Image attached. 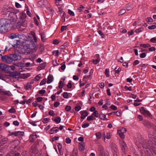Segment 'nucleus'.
I'll return each mask as SVG.
<instances>
[{
    "label": "nucleus",
    "instance_id": "8",
    "mask_svg": "<svg viewBox=\"0 0 156 156\" xmlns=\"http://www.w3.org/2000/svg\"><path fill=\"white\" fill-rule=\"evenodd\" d=\"M148 137L151 141L156 146V134L151 133L149 134Z\"/></svg>",
    "mask_w": 156,
    "mask_h": 156
},
{
    "label": "nucleus",
    "instance_id": "59",
    "mask_svg": "<svg viewBox=\"0 0 156 156\" xmlns=\"http://www.w3.org/2000/svg\"><path fill=\"white\" fill-rule=\"evenodd\" d=\"M66 66L64 63H62V66L61 67V69L62 70H63L66 68Z\"/></svg>",
    "mask_w": 156,
    "mask_h": 156
},
{
    "label": "nucleus",
    "instance_id": "9",
    "mask_svg": "<svg viewBox=\"0 0 156 156\" xmlns=\"http://www.w3.org/2000/svg\"><path fill=\"white\" fill-rule=\"evenodd\" d=\"M126 133V129L125 128H122L121 129L118 130L117 133L119 135L120 137L124 139L125 138L124 134Z\"/></svg>",
    "mask_w": 156,
    "mask_h": 156
},
{
    "label": "nucleus",
    "instance_id": "27",
    "mask_svg": "<svg viewBox=\"0 0 156 156\" xmlns=\"http://www.w3.org/2000/svg\"><path fill=\"white\" fill-rule=\"evenodd\" d=\"M114 70H115V73L119 74L121 70V68L120 67H119L117 69V67H116L114 69Z\"/></svg>",
    "mask_w": 156,
    "mask_h": 156
},
{
    "label": "nucleus",
    "instance_id": "54",
    "mask_svg": "<svg viewBox=\"0 0 156 156\" xmlns=\"http://www.w3.org/2000/svg\"><path fill=\"white\" fill-rule=\"evenodd\" d=\"M68 12L70 15L72 16H74L75 15L74 12L70 9H68Z\"/></svg>",
    "mask_w": 156,
    "mask_h": 156
},
{
    "label": "nucleus",
    "instance_id": "22",
    "mask_svg": "<svg viewBox=\"0 0 156 156\" xmlns=\"http://www.w3.org/2000/svg\"><path fill=\"white\" fill-rule=\"evenodd\" d=\"M36 148L35 145H33L31 146V148L30 150V152L32 154H34L36 151Z\"/></svg>",
    "mask_w": 156,
    "mask_h": 156
},
{
    "label": "nucleus",
    "instance_id": "7",
    "mask_svg": "<svg viewBox=\"0 0 156 156\" xmlns=\"http://www.w3.org/2000/svg\"><path fill=\"white\" fill-rule=\"evenodd\" d=\"M97 153L98 156H105L106 154L105 153L103 146L99 145L98 147Z\"/></svg>",
    "mask_w": 156,
    "mask_h": 156
},
{
    "label": "nucleus",
    "instance_id": "12",
    "mask_svg": "<svg viewBox=\"0 0 156 156\" xmlns=\"http://www.w3.org/2000/svg\"><path fill=\"white\" fill-rule=\"evenodd\" d=\"M37 138V135L35 133H34L30 135L29 138V141L30 142H33L35 139Z\"/></svg>",
    "mask_w": 156,
    "mask_h": 156
},
{
    "label": "nucleus",
    "instance_id": "47",
    "mask_svg": "<svg viewBox=\"0 0 156 156\" xmlns=\"http://www.w3.org/2000/svg\"><path fill=\"white\" fill-rule=\"evenodd\" d=\"M26 16V15L25 13H22L20 16V17L21 19H23L25 18Z\"/></svg>",
    "mask_w": 156,
    "mask_h": 156
},
{
    "label": "nucleus",
    "instance_id": "45",
    "mask_svg": "<svg viewBox=\"0 0 156 156\" xmlns=\"http://www.w3.org/2000/svg\"><path fill=\"white\" fill-rule=\"evenodd\" d=\"M68 94L67 92H65L63 94V97L65 98H68Z\"/></svg>",
    "mask_w": 156,
    "mask_h": 156
},
{
    "label": "nucleus",
    "instance_id": "33",
    "mask_svg": "<svg viewBox=\"0 0 156 156\" xmlns=\"http://www.w3.org/2000/svg\"><path fill=\"white\" fill-rule=\"evenodd\" d=\"M31 87V85L30 83H27L26 85L25 86V89L26 90H28Z\"/></svg>",
    "mask_w": 156,
    "mask_h": 156
},
{
    "label": "nucleus",
    "instance_id": "30",
    "mask_svg": "<svg viewBox=\"0 0 156 156\" xmlns=\"http://www.w3.org/2000/svg\"><path fill=\"white\" fill-rule=\"evenodd\" d=\"M91 115L93 116L94 117H95L97 118L98 117V113L97 111H95Z\"/></svg>",
    "mask_w": 156,
    "mask_h": 156
},
{
    "label": "nucleus",
    "instance_id": "35",
    "mask_svg": "<svg viewBox=\"0 0 156 156\" xmlns=\"http://www.w3.org/2000/svg\"><path fill=\"white\" fill-rule=\"evenodd\" d=\"M41 74H39L36 76L35 78V81H38L41 78Z\"/></svg>",
    "mask_w": 156,
    "mask_h": 156
},
{
    "label": "nucleus",
    "instance_id": "14",
    "mask_svg": "<svg viewBox=\"0 0 156 156\" xmlns=\"http://www.w3.org/2000/svg\"><path fill=\"white\" fill-rule=\"evenodd\" d=\"M18 51L20 54L27 55L30 53L28 49H18Z\"/></svg>",
    "mask_w": 156,
    "mask_h": 156
},
{
    "label": "nucleus",
    "instance_id": "51",
    "mask_svg": "<svg viewBox=\"0 0 156 156\" xmlns=\"http://www.w3.org/2000/svg\"><path fill=\"white\" fill-rule=\"evenodd\" d=\"M48 114L49 115L52 116H54L55 115L54 112L53 110H50Z\"/></svg>",
    "mask_w": 156,
    "mask_h": 156
},
{
    "label": "nucleus",
    "instance_id": "31",
    "mask_svg": "<svg viewBox=\"0 0 156 156\" xmlns=\"http://www.w3.org/2000/svg\"><path fill=\"white\" fill-rule=\"evenodd\" d=\"M46 79L44 78L43 79L40 83V86H42L44 84H45L46 82Z\"/></svg>",
    "mask_w": 156,
    "mask_h": 156
},
{
    "label": "nucleus",
    "instance_id": "60",
    "mask_svg": "<svg viewBox=\"0 0 156 156\" xmlns=\"http://www.w3.org/2000/svg\"><path fill=\"white\" fill-rule=\"evenodd\" d=\"M53 54L55 56H58V54L59 51L58 50H56L54 51L53 52Z\"/></svg>",
    "mask_w": 156,
    "mask_h": 156
},
{
    "label": "nucleus",
    "instance_id": "48",
    "mask_svg": "<svg viewBox=\"0 0 156 156\" xmlns=\"http://www.w3.org/2000/svg\"><path fill=\"white\" fill-rule=\"evenodd\" d=\"M126 12V10L125 9H122L119 12V15H122L125 13Z\"/></svg>",
    "mask_w": 156,
    "mask_h": 156
},
{
    "label": "nucleus",
    "instance_id": "57",
    "mask_svg": "<svg viewBox=\"0 0 156 156\" xmlns=\"http://www.w3.org/2000/svg\"><path fill=\"white\" fill-rule=\"evenodd\" d=\"M110 108L113 110H116L117 109V107L113 105H111L110 106Z\"/></svg>",
    "mask_w": 156,
    "mask_h": 156
},
{
    "label": "nucleus",
    "instance_id": "23",
    "mask_svg": "<svg viewBox=\"0 0 156 156\" xmlns=\"http://www.w3.org/2000/svg\"><path fill=\"white\" fill-rule=\"evenodd\" d=\"M11 58L12 60L13 61H16L18 59V57L17 55L16 54H12L10 55Z\"/></svg>",
    "mask_w": 156,
    "mask_h": 156
},
{
    "label": "nucleus",
    "instance_id": "19",
    "mask_svg": "<svg viewBox=\"0 0 156 156\" xmlns=\"http://www.w3.org/2000/svg\"><path fill=\"white\" fill-rule=\"evenodd\" d=\"M19 34L17 33H13L10 35L9 36V37L11 39H13L17 37H19Z\"/></svg>",
    "mask_w": 156,
    "mask_h": 156
},
{
    "label": "nucleus",
    "instance_id": "55",
    "mask_svg": "<svg viewBox=\"0 0 156 156\" xmlns=\"http://www.w3.org/2000/svg\"><path fill=\"white\" fill-rule=\"evenodd\" d=\"M15 6L17 8H19L21 7V5L18 3L16 2L15 3Z\"/></svg>",
    "mask_w": 156,
    "mask_h": 156
},
{
    "label": "nucleus",
    "instance_id": "29",
    "mask_svg": "<svg viewBox=\"0 0 156 156\" xmlns=\"http://www.w3.org/2000/svg\"><path fill=\"white\" fill-rule=\"evenodd\" d=\"M79 147L80 150V151H83L84 149L85 146L83 144H82L81 143V144L79 145Z\"/></svg>",
    "mask_w": 156,
    "mask_h": 156
},
{
    "label": "nucleus",
    "instance_id": "32",
    "mask_svg": "<svg viewBox=\"0 0 156 156\" xmlns=\"http://www.w3.org/2000/svg\"><path fill=\"white\" fill-rule=\"evenodd\" d=\"M9 136H17V135H16V131L14 132H9V134H8Z\"/></svg>",
    "mask_w": 156,
    "mask_h": 156
},
{
    "label": "nucleus",
    "instance_id": "25",
    "mask_svg": "<svg viewBox=\"0 0 156 156\" xmlns=\"http://www.w3.org/2000/svg\"><path fill=\"white\" fill-rule=\"evenodd\" d=\"M95 136L97 139H99L101 137L102 134L101 132H98L96 133Z\"/></svg>",
    "mask_w": 156,
    "mask_h": 156
},
{
    "label": "nucleus",
    "instance_id": "34",
    "mask_svg": "<svg viewBox=\"0 0 156 156\" xmlns=\"http://www.w3.org/2000/svg\"><path fill=\"white\" fill-rule=\"evenodd\" d=\"M105 73L106 77H108L109 76V70L108 69H105Z\"/></svg>",
    "mask_w": 156,
    "mask_h": 156
},
{
    "label": "nucleus",
    "instance_id": "46",
    "mask_svg": "<svg viewBox=\"0 0 156 156\" xmlns=\"http://www.w3.org/2000/svg\"><path fill=\"white\" fill-rule=\"evenodd\" d=\"M84 8V7L82 5H80V7H78L77 9V10L79 12H80L82 11V9Z\"/></svg>",
    "mask_w": 156,
    "mask_h": 156
},
{
    "label": "nucleus",
    "instance_id": "20",
    "mask_svg": "<svg viewBox=\"0 0 156 156\" xmlns=\"http://www.w3.org/2000/svg\"><path fill=\"white\" fill-rule=\"evenodd\" d=\"M46 66V64L45 63H42L38 67V70H40L43 69Z\"/></svg>",
    "mask_w": 156,
    "mask_h": 156
},
{
    "label": "nucleus",
    "instance_id": "4",
    "mask_svg": "<svg viewBox=\"0 0 156 156\" xmlns=\"http://www.w3.org/2000/svg\"><path fill=\"white\" fill-rule=\"evenodd\" d=\"M149 141L147 140H145L142 144V147L144 149L146 150L144 151L146 153L149 152L150 149H151V145L149 143Z\"/></svg>",
    "mask_w": 156,
    "mask_h": 156
},
{
    "label": "nucleus",
    "instance_id": "28",
    "mask_svg": "<svg viewBox=\"0 0 156 156\" xmlns=\"http://www.w3.org/2000/svg\"><path fill=\"white\" fill-rule=\"evenodd\" d=\"M95 119H96L94 118L93 116L92 115L90 116H88L87 118V120L88 121H92Z\"/></svg>",
    "mask_w": 156,
    "mask_h": 156
},
{
    "label": "nucleus",
    "instance_id": "16",
    "mask_svg": "<svg viewBox=\"0 0 156 156\" xmlns=\"http://www.w3.org/2000/svg\"><path fill=\"white\" fill-rule=\"evenodd\" d=\"M54 78L53 76L51 74H49L48 77V80L47 81V83L48 84L50 83L53 81Z\"/></svg>",
    "mask_w": 156,
    "mask_h": 156
},
{
    "label": "nucleus",
    "instance_id": "62",
    "mask_svg": "<svg viewBox=\"0 0 156 156\" xmlns=\"http://www.w3.org/2000/svg\"><path fill=\"white\" fill-rule=\"evenodd\" d=\"M66 142L67 144H69L71 142V140L69 138H67L66 139Z\"/></svg>",
    "mask_w": 156,
    "mask_h": 156
},
{
    "label": "nucleus",
    "instance_id": "64",
    "mask_svg": "<svg viewBox=\"0 0 156 156\" xmlns=\"http://www.w3.org/2000/svg\"><path fill=\"white\" fill-rule=\"evenodd\" d=\"M59 42V40L57 39H55L53 41V44H58Z\"/></svg>",
    "mask_w": 156,
    "mask_h": 156
},
{
    "label": "nucleus",
    "instance_id": "24",
    "mask_svg": "<svg viewBox=\"0 0 156 156\" xmlns=\"http://www.w3.org/2000/svg\"><path fill=\"white\" fill-rule=\"evenodd\" d=\"M8 139L6 138L5 137L2 139L0 141V143L2 144H5L8 141Z\"/></svg>",
    "mask_w": 156,
    "mask_h": 156
},
{
    "label": "nucleus",
    "instance_id": "37",
    "mask_svg": "<svg viewBox=\"0 0 156 156\" xmlns=\"http://www.w3.org/2000/svg\"><path fill=\"white\" fill-rule=\"evenodd\" d=\"M133 8V6L132 5H128L126 7V9L128 10H132Z\"/></svg>",
    "mask_w": 156,
    "mask_h": 156
},
{
    "label": "nucleus",
    "instance_id": "15",
    "mask_svg": "<svg viewBox=\"0 0 156 156\" xmlns=\"http://www.w3.org/2000/svg\"><path fill=\"white\" fill-rule=\"evenodd\" d=\"M58 131V127H56L53 128L49 131L50 133L53 134L57 133Z\"/></svg>",
    "mask_w": 156,
    "mask_h": 156
},
{
    "label": "nucleus",
    "instance_id": "3",
    "mask_svg": "<svg viewBox=\"0 0 156 156\" xmlns=\"http://www.w3.org/2000/svg\"><path fill=\"white\" fill-rule=\"evenodd\" d=\"M7 11L10 12L8 16V20L12 21H15L16 18V14L18 12V10L15 8H9L7 9Z\"/></svg>",
    "mask_w": 156,
    "mask_h": 156
},
{
    "label": "nucleus",
    "instance_id": "63",
    "mask_svg": "<svg viewBox=\"0 0 156 156\" xmlns=\"http://www.w3.org/2000/svg\"><path fill=\"white\" fill-rule=\"evenodd\" d=\"M140 57L141 58H144L146 56V53L144 52H142V53L140 54Z\"/></svg>",
    "mask_w": 156,
    "mask_h": 156
},
{
    "label": "nucleus",
    "instance_id": "1",
    "mask_svg": "<svg viewBox=\"0 0 156 156\" xmlns=\"http://www.w3.org/2000/svg\"><path fill=\"white\" fill-rule=\"evenodd\" d=\"M28 39L26 41L24 44V47L26 46L27 49H32V48H37V41L35 33L33 31H31L28 35Z\"/></svg>",
    "mask_w": 156,
    "mask_h": 156
},
{
    "label": "nucleus",
    "instance_id": "11",
    "mask_svg": "<svg viewBox=\"0 0 156 156\" xmlns=\"http://www.w3.org/2000/svg\"><path fill=\"white\" fill-rule=\"evenodd\" d=\"M0 69L4 71H7L9 69V66L5 64H0Z\"/></svg>",
    "mask_w": 156,
    "mask_h": 156
},
{
    "label": "nucleus",
    "instance_id": "36",
    "mask_svg": "<svg viewBox=\"0 0 156 156\" xmlns=\"http://www.w3.org/2000/svg\"><path fill=\"white\" fill-rule=\"evenodd\" d=\"M144 125L145 126H146L148 128H149L151 126L150 123L148 121L145 122L144 123Z\"/></svg>",
    "mask_w": 156,
    "mask_h": 156
},
{
    "label": "nucleus",
    "instance_id": "49",
    "mask_svg": "<svg viewBox=\"0 0 156 156\" xmlns=\"http://www.w3.org/2000/svg\"><path fill=\"white\" fill-rule=\"evenodd\" d=\"M81 109V107L79 105L76 106L75 108V110L77 112L79 111Z\"/></svg>",
    "mask_w": 156,
    "mask_h": 156
},
{
    "label": "nucleus",
    "instance_id": "18",
    "mask_svg": "<svg viewBox=\"0 0 156 156\" xmlns=\"http://www.w3.org/2000/svg\"><path fill=\"white\" fill-rule=\"evenodd\" d=\"M19 144L20 141L18 140H14L11 143V144L14 146V147L17 146Z\"/></svg>",
    "mask_w": 156,
    "mask_h": 156
},
{
    "label": "nucleus",
    "instance_id": "50",
    "mask_svg": "<svg viewBox=\"0 0 156 156\" xmlns=\"http://www.w3.org/2000/svg\"><path fill=\"white\" fill-rule=\"evenodd\" d=\"M68 45V44L67 43H65L63 44L60 47V49H64L66 48V47H67Z\"/></svg>",
    "mask_w": 156,
    "mask_h": 156
},
{
    "label": "nucleus",
    "instance_id": "21",
    "mask_svg": "<svg viewBox=\"0 0 156 156\" xmlns=\"http://www.w3.org/2000/svg\"><path fill=\"white\" fill-rule=\"evenodd\" d=\"M20 41L19 40H17L16 42H14V43L12 46L14 48H17L19 47V46L20 45Z\"/></svg>",
    "mask_w": 156,
    "mask_h": 156
},
{
    "label": "nucleus",
    "instance_id": "44",
    "mask_svg": "<svg viewBox=\"0 0 156 156\" xmlns=\"http://www.w3.org/2000/svg\"><path fill=\"white\" fill-rule=\"evenodd\" d=\"M156 26L155 25L150 26L148 27V28L151 30L154 29L156 28Z\"/></svg>",
    "mask_w": 156,
    "mask_h": 156
},
{
    "label": "nucleus",
    "instance_id": "39",
    "mask_svg": "<svg viewBox=\"0 0 156 156\" xmlns=\"http://www.w3.org/2000/svg\"><path fill=\"white\" fill-rule=\"evenodd\" d=\"M23 63L22 62H19L17 63L16 64H15V65L19 67H23Z\"/></svg>",
    "mask_w": 156,
    "mask_h": 156
},
{
    "label": "nucleus",
    "instance_id": "56",
    "mask_svg": "<svg viewBox=\"0 0 156 156\" xmlns=\"http://www.w3.org/2000/svg\"><path fill=\"white\" fill-rule=\"evenodd\" d=\"M100 59H96L94 60H93L92 61L93 63L94 64H96L98 62H99L100 61Z\"/></svg>",
    "mask_w": 156,
    "mask_h": 156
},
{
    "label": "nucleus",
    "instance_id": "52",
    "mask_svg": "<svg viewBox=\"0 0 156 156\" xmlns=\"http://www.w3.org/2000/svg\"><path fill=\"white\" fill-rule=\"evenodd\" d=\"M41 40L43 41L44 42L45 41V36L44 34H41Z\"/></svg>",
    "mask_w": 156,
    "mask_h": 156
},
{
    "label": "nucleus",
    "instance_id": "40",
    "mask_svg": "<svg viewBox=\"0 0 156 156\" xmlns=\"http://www.w3.org/2000/svg\"><path fill=\"white\" fill-rule=\"evenodd\" d=\"M111 134L110 133H106V136L105 137L107 139L109 140L111 138Z\"/></svg>",
    "mask_w": 156,
    "mask_h": 156
},
{
    "label": "nucleus",
    "instance_id": "41",
    "mask_svg": "<svg viewBox=\"0 0 156 156\" xmlns=\"http://www.w3.org/2000/svg\"><path fill=\"white\" fill-rule=\"evenodd\" d=\"M20 27V29H19L20 31H22L23 30H24L25 29L26 27V25L25 24H24V25L22 24L21 25Z\"/></svg>",
    "mask_w": 156,
    "mask_h": 156
},
{
    "label": "nucleus",
    "instance_id": "5",
    "mask_svg": "<svg viewBox=\"0 0 156 156\" xmlns=\"http://www.w3.org/2000/svg\"><path fill=\"white\" fill-rule=\"evenodd\" d=\"M0 56H1L2 60L7 63L10 64L13 61L12 60L11 55L2 56V54H0Z\"/></svg>",
    "mask_w": 156,
    "mask_h": 156
},
{
    "label": "nucleus",
    "instance_id": "2",
    "mask_svg": "<svg viewBox=\"0 0 156 156\" xmlns=\"http://www.w3.org/2000/svg\"><path fill=\"white\" fill-rule=\"evenodd\" d=\"M9 20L2 19L0 20V33H5L8 31L10 27Z\"/></svg>",
    "mask_w": 156,
    "mask_h": 156
},
{
    "label": "nucleus",
    "instance_id": "43",
    "mask_svg": "<svg viewBox=\"0 0 156 156\" xmlns=\"http://www.w3.org/2000/svg\"><path fill=\"white\" fill-rule=\"evenodd\" d=\"M9 112L10 113H14L16 112V110L14 108L12 107L9 110Z\"/></svg>",
    "mask_w": 156,
    "mask_h": 156
},
{
    "label": "nucleus",
    "instance_id": "13",
    "mask_svg": "<svg viewBox=\"0 0 156 156\" xmlns=\"http://www.w3.org/2000/svg\"><path fill=\"white\" fill-rule=\"evenodd\" d=\"M80 113L81 115V118L82 119H84L88 114L87 112L86 111H81L80 112Z\"/></svg>",
    "mask_w": 156,
    "mask_h": 156
},
{
    "label": "nucleus",
    "instance_id": "61",
    "mask_svg": "<svg viewBox=\"0 0 156 156\" xmlns=\"http://www.w3.org/2000/svg\"><path fill=\"white\" fill-rule=\"evenodd\" d=\"M150 41L153 43H156V38L155 37L151 38L150 39Z\"/></svg>",
    "mask_w": 156,
    "mask_h": 156
},
{
    "label": "nucleus",
    "instance_id": "10",
    "mask_svg": "<svg viewBox=\"0 0 156 156\" xmlns=\"http://www.w3.org/2000/svg\"><path fill=\"white\" fill-rule=\"evenodd\" d=\"M119 144L122 151L124 152L127 149V146L126 143L123 140H119Z\"/></svg>",
    "mask_w": 156,
    "mask_h": 156
},
{
    "label": "nucleus",
    "instance_id": "42",
    "mask_svg": "<svg viewBox=\"0 0 156 156\" xmlns=\"http://www.w3.org/2000/svg\"><path fill=\"white\" fill-rule=\"evenodd\" d=\"M61 120V119L59 117L55 118L54 120V121L57 123H58L60 122Z\"/></svg>",
    "mask_w": 156,
    "mask_h": 156
},
{
    "label": "nucleus",
    "instance_id": "58",
    "mask_svg": "<svg viewBox=\"0 0 156 156\" xmlns=\"http://www.w3.org/2000/svg\"><path fill=\"white\" fill-rule=\"evenodd\" d=\"M49 119L48 118H44L42 120V122L44 123H46L48 122Z\"/></svg>",
    "mask_w": 156,
    "mask_h": 156
},
{
    "label": "nucleus",
    "instance_id": "38",
    "mask_svg": "<svg viewBox=\"0 0 156 156\" xmlns=\"http://www.w3.org/2000/svg\"><path fill=\"white\" fill-rule=\"evenodd\" d=\"M16 135H17V136H18L19 135L23 136L24 134V133L23 132L20 131H16Z\"/></svg>",
    "mask_w": 156,
    "mask_h": 156
},
{
    "label": "nucleus",
    "instance_id": "53",
    "mask_svg": "<svg viewBox=\"0 0 156 156\" xmlns=\"http://www.w3.org/2000/svg\"><path fill=\"white\" fill-rule=\"evenodd\" d=\"M58 87L60 89H62V88L63 87V83L62 81H60L59 82Z\"/></svg>",
    "mask_w": 156,
    "mask_h": 156
},
{
    "label": "nucleus",
    "instance_id": "26",
    "mask_svg": "<svg viewBox=\"0 0 156 156\" xmlns=\"http://www.w3.org/2000/svg\"><path fill=\"white\" fill-rule=\"evenodd\" d=\"M99 117L102 120H104L105 119H106L107 120H108V119L106 118V115L103 114H101L99 115Z\"/></svg>",
    "mask_w": 156,
    "mask_h": 156
},
{
    "label": "nucleus",
    "instance_id": "6",
    "mask_svg": "<svg viewBox=\"0 0 156 156\" xmlns=\"http://www.w3.org/2000/svg\"><path fill=\"white\" fill-rule=\"evenodd\" d=\"M139 109L141 114H143L145 116L150 117L151 116L150 112L144 107H140Z\"/></svg>",
    "mask_w": 156,
    "mask_h": 156
},
{
    "label": "nucleus",
    "instance_id": "17",
    "mask_svg": "<svg viewBox=\"0 0 156 156\" xmlns=\"http://www.w3.org/2000/svg\"><path fill=\"white\" fill-rule=\"evenodd\" d=\"M140 46L143 47L144 48H148V49H155V48L152 47H149L150 46V45L148 44H140Z\"/></svg>",
    "mask_w": 156,
    "mask_h": 156
}]
</instances>
